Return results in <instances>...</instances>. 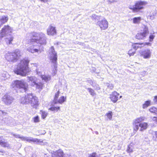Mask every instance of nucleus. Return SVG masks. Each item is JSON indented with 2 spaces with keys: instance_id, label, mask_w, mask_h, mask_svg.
I'll list each match as a JSON object with an SVG mask.
<instances>
[{
  "instance_id": "obj_1",
  "label": "nucleus",
  "mask_w": 157,
  "mask_h": 157,
  "mask_svg": "<svg viewBox=\"0 0 157 157\" xmlns=\"http://www.w3.org/2000/svg\"><path fill=\"white\" fill-rule=\"evenodd\" d=\"M29 62V60L27 59L22 60L18 65L17 69L14 71V73L18 75L25 76L29 72V69L28 67Z\"/></svg>"
},
{
  "instance_id": "obj_2",
  "label": "nucleus",
  "mask_w": 157,
  "mask_h": 157,
  "mask_svg": "<svg viewBox=\"0 0 157 157\" xmlns=\"http://www.w3.org/2000/svg\"><path fill=\"white\" fill-rule=\"evenodd\" d=\"M21 103L23 104H30L31 106L34 108L37 107L38 105V99L37 97L34 96L31 94H28L25 95L24 97L21 98L20 100Z\"/></svg>"
},
{
  "instance_id": "obj_3",
  "label": "nucleus",
  "mask_w": 157,
  "mask_h": 157,
  "mask_svg": "<svg viewBox=\"0 0 157 157\" xmlns=\"http://www.w3.org/2000/svg\"><path fill=\"white\" fill-rule=\"evenodd\" d=\"M30 37H33V38L30 39V42H35L39 43L41 45H45L46 44V38L45 35L42 33H37L33 32L30 33L28 34Z\"/></svg>"
},
{
  "instance_id": "obj_4",
  "label": "nucleus",
  "mask_w": 157,
  "mask_h": 157,
  "mask_svg": "<svg viewBox=\"0 0 157 157\" xmlns=\"http://www.w3.org/2000/svg\"><path fill=\"white\" fill-rule=\"evenodd\" d=\"M12 29L8 25H5L2 29L0 32V37L2 38L5 36H7L5 41L7 44H11V42L13 40L12 35L10 34L12 32Z\"/></svg>"
},
{
  "instance_id": "obj_5",
  "label": "nucleus",
  "mask_w": 157,
  "mask_h": 157,
  "mask_svg": "<svg viewBox=\"0 0 157 157\" xmlns=\"http://www.w3.org/2000/svg\"><path fill=\"white\" fill-rule=\"evenodd\" d=\"M11 86L14 89L19 90L22 92H26L28 89L27 83L23 80L14 81L12 82Z\"/></svg>"
},
{
  "instance_id": "obj_6",
  "label": "nucleus",
  "mask_w": 157,
  "mask_h": 157,
  "mask_svg": "<svg viewBox=\"0 0 157 157\" xmlns=\"http://www.w3.org/2000/svg\"><path fill=\"white\" fill-rule=\"evenodd\" d=\"M11 134L13 135V136L16 138H19L21 139L23 141H26L29 142H33L35 143H36L37 144H40L41 145H44L47 143L44 140H41L40 139H38L37 138H34L31 137H24L21 136L19 134H15L11 133Z\"/></svg>"
},
{
  "instance_id": "obj_7",
  "label": "nucleus",
  "mask_w": 157,
  "mask_h": 157,
  "mask_svg": "<svg viewBox=\"0 0 157 157\" xmlns=\"http://www.w3.org/2000/svg\"><path fill=\"white\" fill-rule=\"evenodd\" d=\"M49 54L50 55V60H52L53 63V66L54 69L53 70L54 75L57 71V53L56 52L53 46H51L49 49Z\"/></svg>"
},
{
  "instance_id": "obj_8",
  "label": "nucleus",
  "mask_w": 157,
  "mask_h": 157,
  "mask_svg": "<svg viewBox=\"0 0 157 157\" xmlns=\"http://www.w3.org/2000/svg\"><path fill=\"white\" fill-rule=\"evenodd\" d=\"M27 80L32 86L36 88V89H38L40 90H41L42 89L43 83L35 77H27Z\"/></svg>"
},
{
  "instance_id": "obj_9",
  "label": "nucleus",
  "mask_w": 157,
  "mask_h": 157,
  "mask_svg": "<svg viewBox=\"0 0 157 157\" xmlns=\"http://www.w3.org/2000/svg\"><path fill=\"white\" fill-rule=\"evenodd\" d=\"M22 53L18 49H16L13 53H8L6 54V58L9 62H15L21 56Z\"/></svg>"
},
{
  "instance_id": "obj_10",
  "label": "nucleus",
  "mask_w": 157,
  "mask_h": 157,
  "mask_svg": "<svg viewBox=\"0 0 157 157\" xmlns=\"http://www.w3.org/2000/svg\"><path fill=\"white\" fill-rule=\"evenodd\" d=\"M147 2L145 1H137L133 8V12L136 13L144 9V6L147 4Z\"/></svg>"
},
{
  "instance_id": "obj_11",
  "label": "nucleus",
  "mask_w": 157,
  "mask_h": 157,
  "mask_svg": "<svg viewBox=\"0 0 157 157\" xmlns=\"http://www.w3.org/2000/svg\"><path fill=\"white\" fill-rule=\"evenodd\" d=\"M143 30L138 33L136 36V38L138 40H143L149 33L148 28L146 26H144Z\"/></svg>"
},
{
  "instance_id": "obj_12",
  "label": "nucleus",
  "mask_w": 157,
  "mask_h": 157,
  "mask_svg": "<svg viewBox=\"0 0 157 157\" xmlns=\"http://www.w3.org/2000/svg\"><path fill=\"white\" fill-rule=\"evenodd\" d=\"M27 50L33 53L36 52L39 53L42 52V48H41L39 46L33 45L27 48Z\"/></svg>"
},
{
  "instance_id": "obj_13",
  "label": "nucleus",
  "mask_w": 157,
  "mask_h": 157,
  "mask_svg": "<svg viewBox=\"0 0 157 157\" xmlns=\"http://www.w3.org/2000/svg\"><path fill=\"white\" fill-rule=\"evenodd\" d=\"M145 117H141L137 118L133 121V129L134 131L136 132L139 129V125L140 122L144 120Z\"/></svg>"
},
{
  "instance_id": "obj_14",
  "label": "nucleus",
  "mask_w": 157,
  "mask_h": 157,
  "mask_svg": "<svg viewBox=\"0 0 157 157\" xmlns=\"http://www.w3.org/2000/svg\"><path fill=\"white\" fill-rule=\"evenodd\" d=\"M145 117H141L137 118L133 121V129L134 131L136 132L139 129V125L140 122L144 120Z\"/></svg>"
},
{
  "instance_id": "obj_15",
  "label": "nucleus",
  "mask_w": 157,
  "mask_h": 157,
  "mask_svg": "<svg viewBox=\"0 0 157 157\" xmlns=\"http://www.w3.org/2000/svg\"><path fill=\"white\" fill-rule=\"evenodd\" d=\"M97 24L100 27L101 30H105L108 28V21L105 19L98 21Z\"/></svg>"
},
{
  "instance_id": "obj_16",
  "label": "nucleus",
  "mask_w": 157,
  "mask_h": 157,
  "mask_svg": "<svg viewBox=\"0 0 157 157\" xmlns=\"http://www.w3.org/2000/svg\"><path fill=\"white\" fill-rule=\"evenodd\" d=\"M146 45L151 46V44L149 42H144L142 43H133L132 44L133 48L136 51L138 48H141Z\"/></svg>"
},
{
  "instance_id": "obj_17",
  "label": "nucleus",
  "mask_w": 157,
  "mask_h": 157,
  "mask_svg": "<svg viewBox=\"0 0 157 157\" xmlns=\"http://www.w3.org/2000/svg\"><path fill=\"white\" fill-rule=\"evenodd\" d=\"M14 98L9 95H5L3 98V101L7 105L10 104L13 101Z\"/></svg>"
},
{
  "instance_id": "obj_18",
  "label": "nucleus",
  "mask_w": 157,
  "mask_h": 157,
  "mask_svg": "<svg viewBox=\"0 0 157 157\" xmlns=\"http://www.w3.org/2000/svg\"><path fill=\"white\" fill-rule=\"evenodd\" d=\"M151 52L149 49L147 48L142 51L141 53V56L144 59H147L149 58L151 56Z\"/></svg>"
},
{
  "instance_id": "obj_19",
  "label": "nucleus",
  "mask_w": 157,
  "mask_h": 157,
  "mask_svg": "<svg viewBox=\"0 0 157 157\" xmlns=\"http://www.w3.org/2000/svg\"><path fill=\"white\" fill-rule=\"evenodd\" d=\"M119 94L116 91H114L110 95L109 98L113 103H116L118 100Z\"/></svg>"
},
{
  "instance_id": "obj_20",
  "label": "nucleus",
  "mask_w": 157,
  "mask_h": 157,
  "mask_svg": "<svg viewBox=\"0 0 157 157\" xmlns=\"http://www.w3.org/2000/svg\"><path fill=\"white\" fill-rule=\"evenodd\" d=\"M56 30L55 27L50 25L47 29V33L48 35H53L56 34Z\"/></svg>"
},
{
  "instance_id": "obj_21",
  "label": "nucleus",
  "mask_w": 157,
  "mask_h": 157,
  "mask_svg": "<svg viewBox=\"0 0 157 157\" xmlns=\"http://www.w3.org/2000/svg\"><path fill=\"white\" fill-rule=\"evenodd\" d=\"M0 145L4 147L8 148L10 147V146L7 142L5 141V140L3 136H0Z\"/></svg>"
},
{
  "instance_id": "obj_22",
  "label": "nucleus",
  "mask_w": 157,
  "mask_h": 157,
  "mask_svg": "<svg viewBox=\"0 0 157 157\" xmlns=\"http://www.w3.org/2000/svg\"><path fill=\"white\" fill-rule=\"evenodd\" d=\"M13 121V119L10 117H7L2 119V121L6 124H11Z\"/></svg>"
},
{
  "instance_id": "obj_23",
  "label": "nucleus",
  "mask_w": 157,
  "mask_h": 157,
  "mask_svg": "<svg viewBox=\"0 0 157 157\" xmlns=\"http://www.w3.org/2000/svg\"><path fill=\"white\" fill-rule=\"evenodd\" d=\"M147 124L145 122L141 123L139 124V128L140 127V131H142L143 130L146 129L147 127Z\"/></svg>"
},
{
  "instance_id": "obj_24",
  "label": "nucleus",
  "mask_w": 157,
  "mask_h": 157,
  "mask_svg": "<svg viewBox=\"0 0 157 157\" xmlns=\"http://www.w3.org/2000/svg\"><path fill=\"white\" fill-rule=\"evenodd\" d=\"M134 148V144L132 143H130L127 147V151L128 152H131L133 151V150Z\"/></svg>"
},
{
  "instance_id": "obj_25",
  "label": "nucleus",
  "mask_w": 157,
  "mask_h": 157,
  "mask_svg": "<svg viewBox=\"0 0 157 157\" xmlns=\"http://www.w3.org/2000/svg\"><path fill=\"white\" fill-rule=\"evenodd\" d=\"M59 94L60 92L59 90L58 91V92L56 93L54 99L52 103V104H54V105L57 103V98L59 96Z\"/></svg>"
},
{
  "instance_id": "obj_26",
  "label": "nucleus",
  "mask_w": 157,
  "mask_h": 157,
  "mask_svg": "<svg viewBox=\"0 0 157 157\" xmlns=\"http://www.w3.org/2000/svg\"><path fill=\"white\" fill-rule=\"evenodd\" d=\"M141 20L140 17H134L133 19V23L134 24H138L140 22Z\"/></svg>"
},
{
  "instance_id": "obj_27",
  "label": "nucleus",
  "mask_w": 157,
  "mask_h": 157,
  "mask_svg": "<svg viewBox=\"0 0 157 157\" xmlns=\"http://www.w3.org/2000/svg\"><path fill=\"white\" fill-rule=\"evenodd\" d=\"M91 86L96 90H98L100 89V88L99 87L98 85L97 84L95 81L92 83V84H91Z\"/></svg>"
},
{
  "instance_id": "obj_28",
  "label": "nucleus",
  "mask_w": 157,
  "mask_h": 157,
  "mask_svg": "<svg viewBox=\"0 0 157 157\" xmlns=\"http://www.w3.org/2000/svg\"><path fill=\"white\" fill-rule=\"evenodd\" d=\"M66 99V98H65L64 96H62L59 98V100H57V103L62 104L65 101Z\"/></svg>"
},
{
  "instance_id": "obj_29",
  "label": "nucleus",
  "mask_w": 157,
  "mask_h": 157,
  "mask_svg": "<svg viewBox=\"0 0 157 157\" xmlns=\"http://www.w3.org/2000/svg\"><path fill=\"white\" fill-rule=\"evenodd\" d=\"M60 109L59 107H55L54 105H53L49 109L52 111L57 112L58 110H60Z\"/></svg>"
},
{
  "instance_id": "obj_30",
  "label": "nucleus",
  "mask_w": 157,
  "mask_h": 157,
  "mask_svg": "<svg viewBox=\"0 0 157 157\" xmlns=\"http://www.w3.org/2000/svg\"><path fill=\"white\" fill-rule=\"evenodd\" d=\"M41 77L43 80L46 82L50 80L51 79V77L49 76L42 75Z\"/></svg>"
},
{
  "instance_id": "obj_31",
  "label": "nucleus",
  "mask_w": 157,
  "mask_h": 157,
  "mask_svg": "<svg viewBox=\"0 0 157 157\" xmlns=\"http://www.w3.org/2000/svg\"><path fill=\"white\" fill-rule=\"evenodd\" d=\"M136 51L133 48L129 50L128 51V54L130 56H133L136 53Z\"/></svg>"
},
{
  "instance_id": "obj_32",
  "label": "nucleus",
  "mask_w": 157,
  "mask_h": 157,
  "mask_svg": "<svg viewBox=\"0 0 157 157\" xmlns=\"http://www.w3.org/2000/svg\"><path fill=\"white\" fill-rule=\"evenodd\" d=\"M87 89L91 95L93 96L96 95V93L93 89L91 88H88Z\"/></svg>"
},
{
  "instance_id": "obj_33",
  "label": "nucleus",
  "mask_w": 157,
  "mask_h": 157,
  "mask_svg": "<svg viewBox=\"0 0 157 157\" xmlns=\"http://www.w3.org/2000/svg\"><path fill=\"white\" fill-rule=\"evenodd\" d=\"M150 101H147L145 102L144 104L143 105V109H145L150 105Z\"/></svg>"
},
{
  "instance_id": "obj_34",
  "label": "nucleus",
  "mask_w": 157,
  "mask_h": 157,
  "mask_svg": "<svg viewBox=\"0 0 157 157\" xmlns=\"http://www.w3.org/2000/svg\"><path fill=\"white\" fill-rule=\"evenodd\" d=\"M149 111L151 113L157 114V109L154 107H152L149 109Z\"/></svg>"
},
{
  "instance_id": "obj_35",
  "label": "nucleus",
  "mask_w": 157,
  "mask_h": 157,
  "mask_svg": "<svg viewBox=\"0 0 157 157\" xmlns=\"http://www.w3.org/2000/svg\"><path fill=\"white\" fill-rule=\"evenodd\" d=\"M40 112L41 113L42 117L43 119L45 118L47 116V113L45 111H43L42 110H41Z\"/></svg>"
},
{
  "instance_id": "obj_36",
  "label": "nucleus",
  "mask_w": 157,
  "mask_h": 157,
  "mask_svg": "<svg viewBox=\"0 0 157 157\" xmlns=\"http://www.w3.org/2000/svg\"><path fill=\"white\" fill-rule=\"evenodd\" d=\"M105 85L107 87L108 89L110 90H112L113 88V86L112 84L107 83Z\"/></svg>"
},
{
  "instance_id": "obj_37",
  "label": "nucleus",
  "mask_w": 157,
  "mask_h": 157,
  "mask_svg": "<svg viewBox=\"0 0 157 157\" xmlns=\"http://www.w3.org/2000/svg\"><path fill=\"white\" fill-rule=\"evenodd\" d=\"M106 115L110 120H111L112 117V112L110 111L108 113H107Z\"/></svg>"
},
{
  "instance_id": "obj_38",
  "label": "nucleus",
  "mask_w": 157,
  "mask_h": 157,
  "mask_svg": "<svg viewBox=\"0 0 157 157\" xmlns=\"http://www.w3.org/2000/svg\"><path fill=\"white\" fill-rule=\"evenodd\" d=\"M33 121L35 123H37L39 122V117L38 116L34 117L33 118Z\"/></svg>"
},
{
  "instance_id": "obj_39",
  "label": "nucleus",
  "mask_w": 157,
  "mask_h": 157,
  "mask_svg": "<svg viewBox=\"0 0 157 157\" xmlns=\"http://www.w3.org/2000/svg\"><path fill=\"white\" fill-rule=\"evenodd\" d=\"M155 36L152 34H150L149 37V41L151 42L153 41V39L154 38Z\"/></svg>"
},
{
  "instance_id": "obj_40",
  "label": "nucleus",
  "mask_w": 157,
  "mask_h": 157,
  "mask_svg": "<svg viewBox=\"0 0 157 157\" xmlns=\"http://www.w3.org/2000/svg\"><path fill=\"white\" fill-rule=\"evenodd\" d=\"M89 157H98L96 153L94 152L90 155Z\"/></svg>"
},
{
  "instance_id": "obj_41",
  "label": "nucleus",
  "mask_w": 157,
  "mask_h": 157,
  "mask_svg": "<svg viewBox=\"0 0 157 157\" xmlns=\"http://www.w3.org/2000/svg\"><path fill=\"white\" fill-rule=\"evenodd\" d=\"M28 34H29V33H28L27 34V36H28V39H27V40H26V41H27V43L28 44H29V43H31L30 42V39H31V38H33V37L32 36L31 37H30V36L29 35H28Z\"/></svg>"
},
{
  "instance_id": "obj_42",
  "label": "nucleus",
  "mask_w": 157,
  "mask_h": 157,
  "mask_svg": "<svg viewBox=\"0 0 157 157\" xmlns=\"http://www.w3.org/2000/svg\"><path fill=\"white\" fill-rule=\"evenodd\" d=\"M6 114V113L5 112L0 110V116H2L3 115H5Z\"/></svg>"
},
{
  "instance_id": "obj_43",
  "label": "nucleus",
  "mask_w": 157,
  "mask_h": 157,
  "mask_svg": "<svg viewBox=\"0 0 157 157\" xmlns=\"http://www.w3.org/2000/svg\"><path fill=\"white\" fill-rule=\"evenodd\" d=\"M92 17L94 19H98V18H99V17L95 14H93L92 15Z\"/></svg>"
},
{
  "instance_id": "obj_44",
  "label": "nucleus",
  "mask_w": 157,
  "mask_h": 157,
  "mask_svg": "<svg viewBox=\"0 0 157 157\" xmlns=\"http://www.w3.org/2000/svg\"><path fill=\"white\" fill-rule=\"evenodd\" d=\"M86 82L91 85V84H92V83H94V81H93L92 80L90 79L87 80Z\"/></svg>"
},
{
  "instance_id": "obj_45",
  "label": "nucleus",
  "mask_w": 157,
  "mask_h": 157,
  "mask_svg": "<svg viewBox=\"0 0 157 157\" xmlns=\"http://www.w3.org/2000/svg\"><path fill=\"white\" fill-rule=\"evenodd\" d=\"M153 101L155 104H157V96L155 97Z\"/></svg>"
},
{
  "instance_id": "obj_46",
  "label": "nucleus",
  "mask_w": 157,
  "mask_h": 157,
  "mask_svg": "<svg viewBox=\"0 0 157 157\" xmlns=\"http://www.w3.org/2000/svg\"><path fill=\"white\" fill-rule=\"evenodd\" d=\"M41 2H47L48 0H40Z\"/></svg>"
},
{
  "instance_id": "obj_47",
  "label": "nucleus",
  "mask_w": 157,
  "mask_h": 157,
  "mask_svg": "<svg viewBox=\"0 0 157 157\" xmlns=\"http://www.w3.org/2000/svg\"><path fill=\"white\" fill-rule=\"evenodd\" d=\"M44 157H49V156L48 155V154H44Z\"/></svg>"
},
{
  "instance_id": "obj_48",
  "label": "nucleus",
  "mask_w": 157,
  "mask_h": 157,
  "mask_svg": "<svg viewBox=\"0 0 157 157\" xmlns=\"http://www.w3.org/2000/svg\"><path fill=\"white\" fill-rule=\"evenodd\" d=\"M133 7H129V8L132 10V11L133 12V9H132V8H133Z\"/></svg>"
},
{
  "instance_id": "obj_49",
  "label": "nucleus",
  "mask_w": 157,
  "mask_h": 157,
  "mask_svg": "<svg viewBox=\"0 0 157 157\" xmlns=\"http://www.w3.org/2000/svg\"><path fill=\"white\" fill-rule=\"evenodd\" d=\"M3 151H2V150H0V152H1V153H3Z\"/></svg>"
},
{
  "instance_id": "obj_50",
  "label": "nucleus",
  "mask_w": 157,
  "mask_h": 157,
  "mask_svg": "<svg viewBox=\"0 0 157 157\" xmlns=\"http://www.w3.org/2000/svg\"><path fill=\"white\" fill-rule=\"evenodd\" d=\"M96 134H98V132H95Z\"/></svg>"
},
{
  "instance_id": "obj_51",
  "label": "nucleus",
  "mask_w": 157,
  "mask_h": 157,
  "mask_svg": "<svg viewBox=\"0 0 157 157\" xmlns=\"http://www.w3.org/2000/svg\"><path fill=\"white\" fill-rule=\"evenodd\" d=\"M143 73H144V74H145V73H146V72H145V71H143Z\"/></svg>"
},
{
  "instance_id": "obj_52",
  "label": "nucleus",
  "mask_w": 157,
  "mask_h": 157,
  "mask_svg": "<svg viewBox=\"0 0 157 157\" xmlns=\"http://www.w3.org/2000/svg\"><path fill=\"white\" fill-rule=\"evenodd\" d=\"M122 97V96H120V98H121Z\"/></svg>"
},
{
  "instance_id": "obj_53",
  "label": "nucleus",
  "mask_w": 157,
  "mask_h": 157,
  "mask_svg": "<svg viewBox=\"0 0 157 157\" xmlns=\"http://www.w3.org/2000/svg\"><path fill=\"white\" fill-rule=\"evenodd\" d=\"M84 87L86 89V87H85V86Z\"/></svg>"
}]
</instances>
